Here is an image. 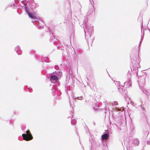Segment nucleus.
Returning a JSON list of instances; mask_svg holds the SVG:
<instances>
[{"instance_id":"nucleus-1","label":"nucleus","mask_w":150,"mask_h":150,"mask_svg":"<svg viewBox=\"0 0 150 150\" xmlns=\"http://www.w3.org/2000/svg\"><path fill=\"white\" fill-rule=\"evenodd\" d=\"M26 133L22 134L23 139L27 141L32 140L33 137L30 131L29 130H28L26 131Z\"/></svg>"},{"instance_id":"nucleus-2","label":"nucleus","mask_w":150,"mask_h":150,"mask_svg":"<svg viewBox=\"0 0 150 150\" xmlns=\"http://www.w3.org/2000/svg\"><path fill=\"white\" fill-rule=\"evenodd\" d=\"M108 138L109 135L107 134H105L102 136V139L103 140H107L108 139Z\"/></svg>"},{"instance_id":"nucleus-3","label":"nucleus","mask_w":150,"mask_h":150,"mask_svg":"<svg viewBox=\"0 0 150 150\" xmlns=\"http://www.w3.org/2000/svg\"><path fill=\"white\" fill-rule=\"evenodd\" d=\"M58 79V78L55 75H52L50 77V80L57 81Z\"/></svg>"},{"instance_id":"nucleus-4","label":"nucleus","mask_w":150,"mask_h":150,"mask_svg":"<svg viewBox=\"0 0 150 150\" xmlns=\"http://www.w3.org/2000/svg\"><path fill=\"white\" fill-rule=\"evenodd\" d=\"M28 14L29 16L33 19H35L36 18V16L35 14H33L30 13H28Z\"/></svg>"},{"instance_id":"nucleus-5","label":"nucleus","mask_w":150,"mask_h":150,"mask_svg":"<svg viewBox=\"0 0 150 150\" xmlns=\"http://www.w3.org/2000/svg\"><path fill=\"white\" fill-rule=\"evenodd\" d=\"M113 104L115 105H117L118 104V103L117 101H114L113 102Z\"/></svg>"},{"instance_id":"nucleus-6","label":"nucleus","mask_w":150,"mask_h":150,"mask_svg":"<svg viewBox=\"0 0 150 150\" xmlns=\"http://www.w3.org/2000/svg\"><path fill=\"white\" fill-rule=\"evenodd\" d=\"M136 141H138V140H136Z\"/></svg>"}]
</instances>
